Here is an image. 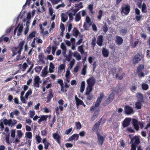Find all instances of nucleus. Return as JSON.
<instances>
[{
	"label": "nucleus",
	"instance_id": "obj_40",
	"mask_svg": "<svg viewBox=\"0 0 150 150\" xmlns=\"http://www.w3.org/2000/svg\"><path fill=\"white\" fill-rule=\"evenodd\" d=\"M87 67V65H84L83 67V68L82 69L81 71V74L83 75H85L86 73V68Z\"/></svg>",
	"mask_w": 150,
	"mask_h": 150
},
{
	"label": "nucleus",
	"instance_id": "obj_4",
	"mask_svg": "<svg viewBox=\"0 0 150 150\" xmlns=\"http://www.w3.org/2000/svg\"><path fill=\"white\" fill-rule=\"evenodd\" d=\"M97 135L98 138L97 142L100 146H101L103 144L105 137L102 136L99 132L97 133Z\"/></svg>",
	"mask_w": 150,
	"mask_h": 150
},
{
	"label": "nucleus",
	"instance_id": "obj_37",
	"mask_svg": "<svg viewBox=\"0 0 150 150\" xmlns=\"http://www.w3.org/2000/svg\"><path fill=\"white\" fill-rule=\"evenodd\" d=\"M114 94L113 93H111L109 95L108 98L111 101H112L114 98Z\"/></svg>",
	"mask_w": 150,
	"mask_h": 150
},
{
	"label": "nucleus",
	"instance_id": "obj_26",
	"mask_svg": "<svg viewBox=\"0 0 150 150\" xmlns=\"http://www.w3.org/2000/svg\"><path fill=\"white\" fill-rule=\"evenodd\" d=\"M55 67L53 63L51 62L50 64L49 70L50 73H52L54 72V69Z\"/></svg>",
	"mask_w": 150,
	"mask_h": 150
},
{
	"label": "nucleus",
	"instance_id": "obj_54",
	"mask_svg": "<svg viewBox=\"0 0 150 150\" xmlns=\"http://www.w3.org/2000/svg\"><path fill=\"white\" fill-rule=\"evenodd\" d=\"M146 8V5L145 4H143L142 7V11L143 12L146 13L147 11Z\"/></svg>",
	"mask_w": 150,
	"mask_h": 150
},
{
	"label": "nucleus",
	"instance_id": "obj_19",
	"mask_svg": "<svg viewBox=\"0 0 150 150\" xmlns=\"http://www.w3.org/2000/svg\"><path fill=\"white\" fill-rule=\"evenodd\" d=\"M93 86L87 85L85 94H88L89 93H90L91 92L93 89Z\"/></svg>",
	"mask_w": 150,
	"mask_h": 150
},
{
	"label": "nucleus",
	"instance_id": "obj_28",
	"mask_svg": "<svg viewBox=\"0 0 150 150\" xmlns=\"http://www.w3.org/2000/svg\"><path fill=\"white\" fill-rule=\"evenodd\" d=\"M67 19V17L65 14L62 13L61 14V20L62 22H65Z\"/></svg>",
	"mask_w": 150,
	"mask_h": 150
},
{
	"label": "nucleus",
	"instance_id": "obj_43",
	"mask_svg": "<svg viewBox=\"0 0 150 150\" xmlns=\"http://www.w3.org/2000/svg\"><path fill=\"white\" fill-rule=\"evenodd\" d=\"M76 128L77 129H80L81 127V125L80 122H76L75 123Z\"/></svg>",
	"mask_w": 150,
	"mask_h": 150
},
{
	"label": "nucleus",
	"instance_id": "obj_52",
	"mask_svg": "<svg viewBox=\"0 0 150 150\" xmlns=\"http://www.w3.org/2000/svg\"><path fill=\"white\" fill-rule=\"evenodd\" d=\"M9 134H8L6 135V142L8 144H9Z\"/></svg>",
	"mask_w": 150,
	"mask_h": 150
},
{
	"label": "nucleus",
	"instance_id": "obj_32",
	"mask_svg": "<svg viewBox=\"0 0 150 150\" xmlns=\"http://www.w3.org/2000/svg\"><path fill=\"white\" fill-rule=\"evenodd\" d=\"M23 25H21L19 26L18 29V30L17 33L18 35L19 36L21 35V33L23 30Z\"/></svg>",
	"mask_w": 150,
	"mask_h": 150
},
{
	"label": "nucleus",
	"instance_id": "obj_31",
	"mask_svg": "<svg viewBox=\"0 0 150 150\" xmlns=\"http://www.w3.org/2000/svg\"><path fill=\"white\" fill-rule=\"evenodd\" d=\"M36 33V32L35 31L32 32L28 37L27 38H32L35 37V36Z\"/></svg>",
	"mask_w": 150,
	"mask_h": 150
},
{
	"label": "nucleus",
	"instance_id": "obj_39",
	"mask_svg": "<svg viewBox=\"0 0 150 150\" xmlns=\"http://www.w3.org/2000/svg\"><path fill=\"white\" fill-rule=\"evenodd\" d=\"M138 42L139 41L138 40H136L132 42H131L130 43V46L132 47H135L138 44Z\"/></svg>",
	"mask_w": 150,
	"mask_h": 150
},
{
	"label": "nucleus",
	"instance_id": "obj_48",
	"mask_svg": "<svg viewBox=\"0 0 150 150\" xmlns=\"http://www.w3.org/2000/svg\"><path fill=\"white\" fill-rule=\"evenodd\" d=\"M143 89L144 90H147L149 87L148 85L146 83H143L142 85Z\"/></svg>",
	"mask_w": 150,
	"mask_h": 150
},
{
	"label": "nucleus",
	"instance_id": "obj_21",
	"mask_svg": "<svg viewBox=\"0 0 150 150\" xmlns=\"http://www.w3.org/2000/svg\"><path fill=\"white\" fill-rule=\"evenodd\" d=\"M75 99L76 102V104L77 106H78L80 105H83L84 104L83 102L80 99L78 98L76 96Z\"/></svg>",
	"mask_w": 150,
	"mask_h": 150
},
{
	"label": "nucleus",
	"instance_id": "obj_55",
	"mask_svg": "<svg viewBox=\"0 0 150 150\" xmlns=\"http://www.w3.org/2000/svg\"><path fill=\"white\" fill-rule=\"evenodd\" d=\"M11 136L14 138L15 137L16 132L14 129H12L11 131Z\"/></svg>",
	"mask_w": 150,
	"mask_h": 150
},
{
	"label": "nucleus",
	"instance_id": "obj_63",
	"mask_svg": "<svg viewBox=\"0 0 150 150\" xmlns=\"http://www.w3.org/2000/svg\"><path fill=\"white\" fill-rule=\"evenodd\" d=\"M40 80V78L38 76L35 77L34 79V82H39Z\"/></svg>",
	"mask_w": 150,
	"mask_h": 150
},
{
	"label": "nucleus",
	"instance_id": "obj_25",
	"mask_svg": "<svg viewBox=\"0 0 150 150\" xmlns=\"http://www.w3.org/2000/svg\"><path fill=\"white\" fill-rule=\"evenodd\" d=\"M73 35L76 37H77L79 34V32L77 28L75 27L73 30Z\"/></svg>",
	"mask_w": 150,
	"mask_h": 150
},
{
	"label": "nucleus",
	"instance_id": "obj_56",
	"mask_svg": "<svg viewBox=\"0 0 150 150\" xmlns=\"http://www.w3.org/2000/svg\"><path fill=\"white\" fill-rule=\"evenodd\" d=\"M28 67L27 64L26 63H24L22 65V68H23V71H24Z\"/></svg>",
	"mask_w": 150,
	"mask_h": 150
},
{
	"label": "nucleus",
	"instance_id": "obj_5",
	"mask_svg": "<svg viewBox=\"0 0 150 150\" xmlns=\"http://www.w3.org/2000/svg\"><path fill=\"white\" fill-rule=\"evenodd\" d=\"M144 66L143 65H140L137 68V73L139 77H142L144 76V73L142 72V70L144 69Z\"/></svg>",
	"mask_w": 150,
	"mask_h": 150
},
{
	"label": "nucleus",
	"instance_id": "obj_1",
	"mask_svg": "<svg viewBox=\"0 0 150 150\" xmlns=\"http://www.w3.org/2000/svg\"><path fill=\"white\" fill-rule=\"evenodd\" d=\"M139 137L138 136H135L131 139L132 146L131 150H136V145L139 143Z\"/></svg>",
	"mask_w": 150,
	"mask_h": 150
},
{
	"label": "nucleus",
	"instance_id": "obj_34",
	"mask_svg": "<svg viewBox=\"0 0 150 150\" xmlns=\"http://www.w3.org/2000/svg\"><path fill=\"white\" fill-rule=\"evenodd\" d=\"M42 66H37L35 68V72L37 73H39L42 68Z\"/></svg>",
	"mask_w": 150,
	"mask_h": 150
},
{
	"label": "nucleus",
	"instance_id": "obj_2",
	"mask_svg": "<svg viewBox=\"0 0 150 150\" xmlns=\"http://www.w3.org/2000/svg\"><path fill=\"white\" fill-rule=\"evenodd\" d=\"M132 122L133 126L137 130H138L139 129V125L142 128L143 127L144 124L143 123L138 122L137 120L135 119H133Z\"/></svg>",
	"mask_w": 150,
	"mask_h": 150
},
{
	"label": "nucleus",
	"instance_id": "obj_42",
	"mask_svg": "<svg viewBox=\"0 0 150 150\" xmlns=\"http://www.w3.org/2000/svg\"><path fill=\"white\" fill-rule=\"evenodd\" d=\"M93 4H91L89 5L88 7L91 13L92 14H93L94 13V12L93 11Z\"/></svg>",
	"mask_w": 150,
	"mask_h": 150
},
{
	"label": "nucleus",
	"instance_id": "obj_35",
	"mask_svg": "<svg viewBox=\"0 0 150 150\" xmlns=\"http://www.w3.org/2000/svg\"><path fill=\"white\" fill-rule=\"evenodd\" d=\"M78 50L81 54H83V53L84 52V50L83 49V45H81L79 46L78 48Z\"/></svg>",
	"mask_w": 150,
	"mask_h": 150
},
{
	"label": "nucleus",
	"instance_id": "obj_22",
	"mask_svg": "<svg viewBox=\"0 0 150 150\" xmlns=\"http://www.w3.org/2000/svg\"><path fill=\"white\" fill-rule=\"evenodd\" d=\"M85 87V82L84 81H83L81 83L80 87V92L82 93L84 91Z\"/></svg>",
	"mask_w": 150,
	"mask_h": 150
},
{
	"label": "nucleus",
	"instance_id": "obj_38",
	"mask_svg": "<svg viewBox=\"0 0 150 150\" xmlns=\"http://www.w3.org/2000/svg\"><path fill=\"white\" fill-rule=\"evenodd\" d=\"M32 93V91L31 89L29 90L26 93L25 96V98L26 99H28L29 95Z\"/></svg>",
	"mask_w": 150,
	"mask_h": 150
},
{
	"label": "nucleus",
	"instance_id": "obj_57",
	"mask_svg": "<svg viewBox=\"0 0 150 150\" xmlns=\"http://www.w3.org/2000/svg\"><path fill=\"white\" fill-rule=\"evenodd\" d=\"M87 96V99L89 100H91L93 99V96L92 95H91L90 93H89L88 94H86Z\"/></svg>",
	"mask_w": 150,
	"mask_h": 150
},
{
	"label": "nucleus",
	"instance_id": "obj_15",
	"mask_svg": "<svg viewBox=\"0 0 150 150\" xmlns=\"http://www.w3.org/2000/svg\"><path fill=\"white\" fill-rule=\"evenodd\" d=\"M100 110V109L99 108L98 110L95 112L94 114L93 115L91 118V121H94L97 117L98 115L99 114Z\"/></svg>",
	"mask_w": 150,
	"mask_h": 150
},
{
	"label": "nucleus",
	"instance_id": "obj_18",
	"mask_svg": "<svg viewBox=\"0 0 150 150\" xmlns=\"http://www.w3.org/2000/svg\"><path fill=\"white\" fill-rule=\"evenodd\" d=\"M131 120V119L129 118H126L123 122V126L124 127H126L128 126L130 123V122Z\"/></svg>",
	"mask_w": 150,
	"mask_h": 150
},
{
	"label": "nucleus",
	"instance_id": "obj_33",
	"mask_svg": "<svg viewBox=\"0 0 150 150\" xmlns=\"http://www.w3.org/2000/svg\"><path fill=\"white\" fill-rule=\"evenodd\" d=\"M81 12V11H80L76 15L75 20L76 22L79 21L81 19V16L79 14L80 12Z\"/></svg>",
	"mask_w": 150,
	"mask_h": 150
},
{
	"label": "nucleus",
	"instance_id": "obj_16",
	"mask_svg": "<svg viewBox=\"0 0 150 150\" xmlns=\"http://www.w3.org/2000/svg\"><path fill=\"white\" fill-rule=\"evenodd\" d=\"M102 53L104 57H107L109 56V52L108 50L104 48L102 49Z\"/></svg>",
	"mask_w": 150,
	"mask_h": 150
},
{
	"label": "nucleus",
	"instance_id": "obj_62",
	"mask_svg": "<svg viewBox=\"0 0 150 150\" xmlns=\"http://www.w3.org/2000/svg\"><path fill=\"white\" fill-rule=\"evenodd\" d=\"M57 48V47L55 46H52V54L54 55L55 51Z\"/></svg>",
	"mask_w": 150,
	"mask_h": 150
},
{
	"label": "nucleus",
	"instance_id": "obj_20",
	"mask_svg": "<svg viewBox=\"0 0 150 150\" xmlns=\"http://www.w3.org/2000/svg\"><path fill=\"white\" fill-rule=\"evenodd\" d=\"M100 125L97 124V123H96L93 125L92 129V130L93 131H96L97 133L99 129Z\"/></svg>",
	"mask_w": 150,
	"mask_h": 150
},
{
	"label": "nucleus",
	"instance_id": "obj_6",
	"mask_svg": "<svg viewBox=\"0 0 150 150\" xmlns=\"http://www.w3.org/2000/svg\"><path fill=\"white\" fill-rule=\"evenodd\" d=\"M53 138L55 140L57 143L59 144H61L60 140L61 139V137L60 136L58 132L54 133L53 134Z\"/></svg>",
	"mask_w": 150,
	"mask_h": 150
},
{
	"label": "nucleus",
	"instance_id": "obj_64",
	"mask_svg": "<svg viewBox=\"0 0 150 150\" xmlns=\"http://www.w3.org/2000/svg\"><path fill=\"white\" fill-rule=\"evenodd\" d=\"M72 130V128L71 127L65 131V134L67 135L69 134Z\"/></svg>",
	"mask_w": 150,
	"mask_h": 150
},
{
	"label": "nucleus",
	"instance_id": "obj_10",
	"mask_svg": "<svg viewBox=\"0 0 150 150\" xmlns=\"http://www.w3.org/2000/svg\"><path fill=\"white\" fill-rule=\"evenodd\" d=\"M24 43L25 41H22L20 42L18 47H17L18 48V49H19V50L17 52L19 55L21 54V53L23 49V46Z\"/></svg>",
	"mask_w": 150,
	"mask_h": 150
},
{
	"label": "nucleus",
	"instance_id": "obj_11",
	"mask_svg": "<svg viewBox=\"0 0 150 150\" xmlns=\"http://www.w3.org/2000/svg\"><path fill=\"white\" fill-rule=\"evenodd\" d=\"M49 94L47 96V103L49 102L51 100V99L53 97V94H52V89H50L49 91Z\"/></svg>",
	"mask_w": 150,
	"mask_h": 150
},
{
	"label": "nucleus",
	"instance_id": "obj_3",
	"mask_svg": "<svg viewBox=\"0 0 150 150\" xmlns=\"http://www.w3.org/2000/svg\"><path fill=\"white\" fill-rule=\"evenodd\" d=\"M144 57V55L141 53H138L136 54L132 60L133 64H136L138 63Z\"/></svg>",
	"mask_w": 150,
	"mask_h": 150
},
{
	"label": "nucleus",
	"instance_id": "obj_8",
	"mask_svg": "<svg viewBox=\"0 0 150 150\" xmlns=\"http://www.w3.org/2000/svg\"><path fill=\"white\" fill-rule=\"evenodd\" d=\"M130 10V6L128 5L123 6L122 7V13L125 15H127L129 13Z\"/></svg>",
	"mask_w": 150,
	"mask_h": 150
},
{
	"label": "nucleus",
	"instance_id": "obj_14",
	"mask_svg": "<svg viewBox=\"0 0 150 150\" xmlns=\"http://www.w3.org/2000/svg\"><path fill=\"white\" fill-rule=\"evenodd\" d=\"M79 137V134H74L68 139V141H71L75 139H76V140H77L78 139Z\"/></svg>",
	"mask_w": 150,
	"mask_h": 150
},
{
	"label": "nucleus",
	"instance_id": "obj_45",
	"mask_svg": "<svg viewBox=\"0 0 150 150\" xmlns=\"http://www.w3.org/2000/svg\"><path fill=\"white\" fill-rule=\"evenodd\" d=\"M108 25L106 23H105L103 27V32L106 33L108 31Z\"/></svg>",
	"mask_w": 150,
	"mask_h": 150
},
{
	"label": "nucleus",
	"instance_id": "obj_30",
	"mask_svg": "<svg viewBox=\"0 0 150 150\" xmlns=\"http://www.w3.org/2000/svg\"><path fill=\"white\" fill-rule=\"evenodd\" d=\"M116 42L118 45H120L122 44V38L119 36L116 37Z\"/></svg>",
	"mask_w": 150,
	"mask_h": 150
},
{
	"label": "nucleus",
	"instance_id": "obj_36",
	"mask_svg": "<svg viewBox=\"0 0 150 150\" xmlns=\"http://www.w3.org/2000/svg\"><path fill=\"white\" fill-rule=\"evenodd\" d=\"M99 15L97 16V18L99 21L101 19V17L103 14V11L102 10H100L98 11Z\"/></svg>",
	"mask_w": 150,
	"mask_h": 150
},
{
	"label": "nucleus",
	"instance_id": "obj_23",
	"mask_svg": "<svg viewBox=\"0 0 150 150\" xmlns=\"http://www.w3.org/2000/svg\"><path fill=\"white\" fill-rule=\"evenodd\" d=\"M3 122L5 125H8L9 126H10L12 124V120L10 119L8 120L6 119H5L3 121Z\"/></svg>",
	"mask_w": 150,
	"mask_h": 150
},
{
	"label": "nucleus",
	"instance_id": "obj_51",
	"mask_svg": "<svg viewBox=\"0 0 150 150\" xmlns=\"http://www.w3.org/2000/svg\"><path fill=\"white\" fill-rule=\"evenodd\" d=\"M136 108L138 109L141 108V104L140 102H137L135 104Z\"/></svg>",
	"mask_w": 150,
	"mask_h": 150
},
{
	"label": "nucleus",
	"instance_id": "obj_13",
	"mask_svg": "<svg viewBox=\"0 0 150 150\" xmlns=\"http://www.w3.org/2000/svg\"><path fill=\"white\" fill-rule=\"evenodd\" d=\"M125 110L126 113L127 114L129 115L133 113V110L132 108L129 106H126Z\"/></svg>",
	"mask_w": 150,
	"mask_h": 150
},
{
	"label": "nucleus",
	"instance_id": "obj_61",
	"mask_svg": "<svg viewBox=\"0 0 150 150\" xmlns=\"http://www.w3.org/2000/svg\"><path fill=\"white\" fill-rule=\"evenodd\" d=\"M60 28L62 32H63L65 30V27L64 24L62 23L60 25Z\"/></svg>",
	"mask_w": 150,
	"mask_h": 150
},
{
	"label": "nucleus",
	"instance_id": "obj_50",
	"mask_svg": "<svg viewBox=\"0 0 150 150\" xmlns=\"http://www.w3.org/2000/svg\"><path fill=\"white\" fill-rule=\"evenodd\" d=\"M17 134L19 138L23 136V133L21 130H17Z\"/></svg>",
	"mask_w": 150,
	"mask_h": 150
},
{
	"label": "nucleus",
	"instance_id": "obj_41",
	"mask_svg": "<svg viewBox=\"0 0 150 150\" xmlns=\"http://www.w3.org/2000/svg\"><path fill=\"white\" fill-rule=\"evenodd\" d=\"M75 8H78L81 9L83 7V6L82 5V2H80L78 4H76L75 6Z\"/></svg>",
	"mask_w": 150,
	"mask_h": 150
},
{
	"label": "nucleus",
	"instance_id": "obj_12",
	"mask_svg": "<svg viewBox=\"0 0 150 150\" xmlns=\"http://www.w3.org/2000/svg\"><path fill=\"white\" fill-rule=\"evenodd\" d=\"M103 42V36L102 35H100L97 38V45L100 46H101L102 45Z\"/></svg>",
	"mask_w": 150,
	"mask_h": 150
},
{
	"label": "nucleus",
	"instance_id": "obj_29",
	"mask_svg": "<svg viewBox=\"0 0 150 150\" xmlns=\"http://www.w3.org/2000/svg\"><path fill=\"white\" fill-rule=\"evenodd\" d=\"M25 137L26 139H31L32 137V134L31 132H26L25 134Z\"/></svg>",
	"mask_w": 150,
	"mask_h": 150
},
{
	"label": "nucleus",
	"instance_id": "obj_53",
	"mask_svg": "<svg viewBox=\"0 0 150 150\" xmlns=\"http://www.w3.org/2000/svg\"><path fill=\"white\" fill-rule=\"evenodd\" d=\"M86 23L89 24L90 25H91V20L89 16H87L86 17Z\"/></svg>",
	"mask_w": 150,
	"mask_h": 150
},
{
	"label": "nucleus",
	"instance_id": "obj_7",
	"mask_svg": "<svg viewBox=\"0 0 150 150\" xmlns=\"http://www.w3.org/2000/svg\"><path fill=\"white\" fill-rule=\"evenodd\" d=\"M104 95L103 93H101L100 94V96L98 97L95 102L96 106H99L100 104L102 101V99L104 97Z\"/></svg>",
	"mask_w": 150,
	"mask_h": 150
},
{
	"label": "nucleus",
	"instance_id": "obj_44",
	"mask_svg": "<svg viewBox=\"0 0 150 150\" xmlns=\"http://www.w3.org/2000/svg\"><path fill=\"white\" fill-rule=\"evenodd\" d=\"M69 16V20L71 21H72L73 19V17L75 15V14H74L73 13H69L68 14Z\"/></svg>",
	"mask_w": 150,
	"mask_h": 150
},
{
	"label": "nucleus",
	"instance_id": "obj_49",
	"mask_svg": "<svg viewBox=\"0 0 150 150\" xmlns=\"http://www.w3.org/2000/svg\"><path fill=\"white\" fill-rule=\"evenodd\" d=\"M61 0H50L53 5L57 4Z\"/></svg>",
	"mask_w": 150,
	"mask_h": 150
},
{
	"label": "nucleus",
	"instance_id": "obj_27",
	"mask_svg": "<svg viewBox=\"0 0 150 150\" xmlns=\"http://www.w3.org/2000/svg\"><path fill=\"white\" fill-rule=\"evenodd\" d=\"M18 48L17 47H13L11 49V51L13 53V54L12 55V57H14L15 55H16L17 53H18L17 52L18 50Z\"/></svg>",
	"mask_w": 150,
	"mask_h": 150
},
{
	"label": "nucleus",
	"instance_id": "obj_17",
	"mask_svg": "<svg viewBox=\"0 0 150 150\" xmlns=\"http://www.w3.org/2000/svg\"><path fill=\"white\" fill-rule=\"evenodd\" d=\"M42 142L44 144V148L46 149H48L49 146L50 145V143L47 140L46 138H44L43 139Z\"/></svg>",
	"mask_w": 150,
	"mask_h": 150
},
{
	"label": "nucleus",
	"instance_id": "obj_59",
	"mask_svg": "<svg viewBox=\"0 0 150 150\" xmlns=\"http://www.w3.org/2000/svg\"><path fill=\"white\" fill-rule=\"evenodd\" d=\"M99 106H96V103H95L94 106H92L91 107L90 110L91 111H93L96 109V107H98Z\"/></svg>",
	"mask_w": 150,
	"mask_h": 150
},
{
	"label": "nucleus",
	"instance_id": "obj_47",
	"mask_svg": "<svg viewBox=\"0 0 150 150\" xmlns=\"http://www.w3.org/2000/svg\"><path fill=\"white\" fill-rule=\"evenodd\" d=\"M137 97L138 98V100L142 101V100L143 96L140 93H138L137 95Z\"/></svg>",
	"mask_w": 150,
	"mask_h": 150
},
{
	"label": "nucleus",
	"instance_id": "obj_9",
	"mask_svg": "<svg viewBox=\"0 0 150 150\" xmlns=\"http://www.w3.org/2000/svg\"><path fill=\"white\" fill-rule=\"evenodd\" d=\"M95 81L96 80L93 77L89 78L87 81L88 85L92 86H94Z\"/></svg>",
	"mask_w": 150,
	"mask_h": 150
},
{
	"label": "nucleus",
	"instance_id": "obj_60",
	"mask_svg": "<svg viewBox=\"0 0 150 150\" xmlns=\"http://www.w3.org/2000/svg\"><path fill=\"white\" fill-rule=\"evenodd\" d=\"M42 77H45L47 76V75L48 73V72L47 71L42 70Z\"/></svg>",
	"mask_w": 150,
	"mask_h": 150
},
{
	"label": "nucleus",
	"instance_id": "obj_58",
	"mask_svg": "<svg viewBox=\"0 0 150 150\" xmlns=\"http://www.w3.org/2000/svg\"><path fill=\"white\" fill-rule=\"evenodd\" d=\"M91 44L92 45H93V48H94L96 45V38L95 37L93 38Z\"/></svg>",
	"mask_w": 150,
	"mask_h": 150
},
{
	"label": "nucleus",
	"instance_id": "obj_46",
	"mask_svg": "<svg viewBox=\"0 0 150 150\" xmlns=\"http://www.w3.org/2000/svg\"><path fill=\"white\" fill-rule=\"evenodd\" d=\"M111 101H110L108 98L107 99L105 100V101L104 102L103 104V105L104 106H105L106 105H108L110 103Z\"/></svg>",
	"mask_w": 150,
	"mask_h": 150
},
{
	"label": "nucleus",
	"instance_id": "obj_24",
	"mask_svg": "<svg viewBox=\"0 0 150 150\" xmlns=\"http://www.w3.org/2000/svg\"><path fill=\"white\" fill-rule=\"evenodd\" d=\"M47 118V115L42 116L41 118L38 120V123L40 124L42 121L46 120Z\"/></svg>",
	"mask_w": 150,
	"mask_h": 150
}]
</instances>
